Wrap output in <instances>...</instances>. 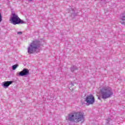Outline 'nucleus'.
<instances>
[{"label":"nucleus","mask_w":125,"mask_h":125,"mask_svg":"<svg viewBox=\"0 0 125 125\" xmlns=\"http://www.w3.org/2000/svg\"><path fill=\"white\" fill-rule=\"evenodd\" d=\"M120 22L122 25H125V12L120 16Z\"/></svg>","instance_id":"6e6552de"},{"label":"nucleus","mask_w":125,"mask_h":125,"mask_svg":"<svg viewBox=\"0 0 125 125\" xmlns=\"http://www.w3.org/2000/svg\"><path fill=\"white\" fill-rule=\"evenodd\" d=\"M78 70V67L73 65L70 67V71L72 72V73H74L75 71H77Z\"/></svg>","instance_id":"1a4fd4ad"},{"label":"nucleus","mask_w":125,"mask_h":125,"mask_svg":"<svg viewBox=\"0 0 125 125\" xmlns=\"http://www.w3.org/2000/svg\"><path fill=\"white\" fill-rule=\"evenodd\" d=\"M13 83V81H5L2 83L3 87L7 88L9 85H10Z\"/></svg>","instance_id":"0eeeda50"},{"label":"nucleus","mask_w":125,"mask_h":125,"mask_svg":"<svg viewBox=\"0 0 125 125\" xmlns=\"http://www.w3.org/2000/svg\"><path fill=\"white\" fill-rule=\"evenodd\" d=\"M67 121L70 122H75V123H79L84 120L83 114L82 112H74V113H70L68 114V117L66 118Z\"/></svg>","instance_id":"f257e3e1"},{"label":"nucleus","mask_w":125,"mask_h":125,"mask_svg":"<svg viewBox=\"0 0 125 125\" xmlns=\"http://www.w3.org/2000/svg\"><path fill=\"white\" fill-rule=\"evenodd\" d=\"M101 96L103 99H107L113 96V90L110 87H104L100 90Z\"/></svg>","instance_id":"7ed1b4c3"},{"label":"nucleus","mask_w":125,"mask_h":125,"mask_svg":"<svg viewBox=\"0 0 125 125\" xmlns=\"http://www.w3.org/2000/svg\"><path fill=\"white\" fill-rule=\"evenodd\" d=\"M2 21V16H1V13L0 12V22Z\"/></svg>","instance_id":"f8f14e48"},{"label":"nucleus","mask_w":125,"mask_h":125,"mask_svg":"<svg viewBox=\"0 0 125 125\" xmlns=\"http://www.w3.org/2000/svg\"><path fill=\"white\" fill-rule=\"evenodd\" d=\"M112 121L110 118H108L106 119V124H109V122H111Z\"/></svg>","instance_id":"9b49d317"},{"label":"nucleus","mask_w":125,"mask_h":125,"mask_svg":"<svg viewBox=\"0 0 125 125\" xmlns=\"http://www.w3.org/2000/svg\"><path fill=\"white\" fill-rule=\"evenodd\" d=\"M85 101L87 102V104L90 105L93 104V103L95 102V99H94V97H93V96L90 95L86 97Z\"/></svg>","instance_id":"39448f33"},{"label":"nucleus","mask_w":125,"mask_h":125,"mask_svg":"<svg viewBox=\"0 0 125 125\" xmlns=\"http://www.w3.org/2000/svg\"><path fill=\"white\" fill-rule=\"evenodd\" d=\"M42 45V40H35L32 42L28 47V54H33L36 52V50L38 49L40 46Z\"/></svg>","instance_id":"f03ea898"},{"label":"nucleus","mask_w":125,"mask_h":125,"mask_svg":"<svg viewBox=\"0 0 125 125\" xmlns=\"http://www.w3.org/2000/svg\"><path fill=\"white\" fill-rule=\"evenodd\" d=\"M20 77H25V76H29L30 71L27 68H24L19 73Z\"/></svg>","instance_id":"423d86ee"},{"label":"nucleus","mask_w":125,"mask_h":125,"mask_svg":"<svg viewBox=\"0 0 125 125\" xmlns=\"http://www.w3.org/2000/svg\"><path fill=\"white\" fill-rule=\"evenodd\" d=\"M28 1H33V0H28Z\"/></svg>","instance_id":"2eb2a0df"},{"label":"nucleus","mask_w":125,"mask_h":125,"mask_svg":"<svg viewBox=\"0 0 125 125\" xmlns=\"http://www.w3.org/2000/svg\"><path fill=\"white\" fill-rule=\"evenodd\" d=\"M18 66H19V65H18V64L13 65L12 66V70H16V68H17V67H18Z\"/></svg>","instance_id":"9d476101"},{"label":"nucleus","mask_w":125,"mask_h":125,"mask_svg":"<svg viewBox=\"0 0 125 125\" xmlns=\"http://www.w3.org/2000/svg\"><path fill=\"white\" fill-rule=\"evenodd\" d=\"M70 84L71 85V86H74V83H71Z\"/></svg>","instance_id":"4468645a"},{"label":"nucleus","mask_w":125,"mask_h":125,"mask_svg":"<svg viewBox=\"0 0 125 125\" xmlns=\"http://www.w3.org/2000/svg\"><path fill=\"white\" fill-rule=\"evenodd\" d=\"M18 35H22V32L21 31H19L17 32Z\"/></svg>","instance_id":"ddd939ff"},{"label":"nucleus","mask_w":125,"mask_h":125,"mask_svg":"<svg viewBox=\"0 0 125 125\" xmlns=\"http://www.w3.org/2000/svg\"><path fill=\"white\" fill-rule=\"evenodd\" d=\"M10 21L13 25H19L26 23V22L21 20L18 15L15 13H12L10 18Z\"/></svg>","instance_id":"20e7f679"}]
</instances>
